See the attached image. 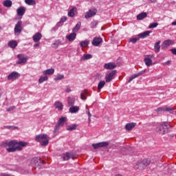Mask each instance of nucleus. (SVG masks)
Masks as SVG:
<instances>
[{
    "label": "nucleus",
    "mask_w": 176,
    "mask_h": 176,
    "mask_svg": "<svg viewBox=\"0 0 176 176\" xmlns=\"http://www.w3.org/2000/svg\"><path fill=\"white\" fill-rule=\"evenodd\" d=\"M27 145V142H19L17 140H11L10 142H3L1 144V146L3 148H6V151L9 153L16 152L17 151H22L23 148Z\"/></svg>",
    "instance_id": "f257e3e1"
},
{
    "label": "nucleus",
    "mask_w": 176,
    "mask_h": 176,
    "mask_svg": "<svg viewBox=\"0 0 176 176\" xmlns=\"http://www.w3.org/2000/svg\"><path fill=\"white\" fill-rule=\"evenodd\" d=\"M49 136L46 134L37 135L35 138V140L39 142L42 146H46L49 144Z\"/></svg>",
    "instance_id": "f03ea898"
},
{
    "label": "nucleus",
    "mask_w": 176,
    "mask_h": 176,
    "mask_svg": "<svg viewBox=\"0 0 176 176\" xmlns=\"http://www.w3.org/2000/svg\"><path fill=\"white\" fill-rule=\"evenodd\" d=\"M168 127H170V125L168 124V123L165 122L158 126L156 128L155 131L158 134L164 135V134H166V133H168Z\"/></svg>",
    "instance_id": "7ed1b4c3"
},
{
    "label": "nucleus",
    "mask_w": 176,
    "mask_h": 176,
    "mask_svg": "<svg viewBox=\"0 0 176 176\" xmlns=\"http://www.w3.org/2000/svg\"><path fill=\"white\" fill-rule=\"evenodd\" d=\"M117 73H118V71L113 70L110 73L107 74L105 76L106 82L109 83V82L115 79V76H116Z\"/></svg>",
    "instance_id": "20e7f679"
},
{
    "label": "nucleus",
    "mask_w": 176,
    "mask_h": 176,
    "mask_svg": "<svg viewBox=\"0 0 176 176\" xmlns=\"http://www.w3.org/2000/svg\"><path fill=\"white\" fill-rule=\"evenodd\" d=\"M17 58L19 60L16 61V64H25L28 60V56L23 54H18Z\"/></svg>",
    "instance_id": "39448f33"
},
{
    "label": "nucleus",
    "mask_w": 176,
    "mask_h": 176,
    "mask_svg": "<svg viewBox=\"0 0 176 176\" xmlns=\"http://www.w3.org/2000/svg\"><path fill=\"white\" fill-rule=\"evenodd\" d=\"M22 25H23V23L21 22V21H19L15 25V27H14L15 35H20V34L21 33V31H23V26H21Z\"/></svg>",
    "instance_id": "423d86ee"
},
{
    "label": "nucleus",
    "mask_w": 176,
    "mask_h": 176,
    "mask_svg": "<svg viewBox=\"0 0 176 176\" xmlns=\"http://www.w3.org/2000/svg\"><path fill=\"white\" fill-rule=\"evenodd\" d=\"M66 121H67V118L65 117H62L59 118L58 123L54 126V131H57V130H59L60 126H64V123H65Z\"/></svg>",
    "instance_id": "0eeeda50"
},
{
    "label": "nucleus",
    "mask_w": 176,
    "mask_h": 176,
    "mask_svg": "<svg viewBox=\"0 0 176 176\" xmlns=\"http://www.w3.org/2000/svg\"><path fill=\"white\" fill-rule=\"evenodd\" d=\"M109 145L108 142H102L96 144H93L92 147L94 149H98V148H107Z\"/></svg>",
    "instance_id": "6e6552de"
},
{
    "label": "nucleus",
    "mask_w": 176,
    "mask_h": 176,
    "mask_svg": "<svg viewBox=\"0 0 176 176\" xmlns=\"http://www.w3.org/2000/svg\"><path fill=\"white\" fill-rule=\"evenodd\" d=\"M144 74H146V69L142 70L139 73L131 76L129 80H128V83H130L133 79H135V78H138V76L144 75Z\"/></svg>",
    "instance_id": "1a4fd4ad"
},
{
    "label": "nucleus",
    "mask_w": 176,
    "mask_h": 176,
    "mask_svg": "<svg viewBox=\"0 0 176 176\" xmlns=\"http://www.w3.org/2000/svg\"><path fill=\"white\" fill-rule=\"evenodd\" d=\"M97 13V10H89L88 12L85 13V18L90 19V17H93V16H96Z\"/></svg>",
    "instance_id": "9d476101"
},
{
    "label": "nucleus",
    "mask_w": 176,
    "mask_h": 176,
    "mask_svg": "<svg viewBox=\"0 0 176 176\" xmlns=\"http://www.w3.org/2000/svg\"><path fill=\"white\" fill-rule=\"evenodd\" d=\"M20 76V74L16 72H12L10 74L8 75V80H14V79H17Z\"/></svg>",
    "instance_id": "9b49d317"
},
{
    "label": "nucleus",
    "mask_w": 176,
    "mask_h": 176,
    "mask_svg": "<svg viewBox=\"0 0 176 176\" xmlns=\"http://www.w3.org/2000/svg\"><path fill=\"white\" fill-rule=\"evenodd\" d=\"M102 43V38L101 37H96L92 41L93 46H100Z\"/></svg>",
    "instance_id": "f8f14e48"
},
{
    "label": "nucleus",
    "mask_w": 176,
    "mask_h": 176,
    "mask_svg": "<svg viewBox=\"0 0 176 176\" xmlns=\"http://www.w3.org/2000/svg\"><path fill=\"white\" fill-rule=\"evenodd\" d=\"M63 160H69V159H76V156H75V155L74 154H71L69 153H66L65 154H63Z\"/></svg>",
    "instance_id": "ddd939ff"
},
{
    "label": "nucleus",
    "mask_w": 176,
    "mask_h": 176,
    "mask_svg": "<svg viewBox=\"0 0 176 176\" xmlns=\"http://www.w3.org/2000/svg\"><path fill=\"white\" fill-rule=\"evenodd\" d=\"M135 126H137V123H135V122L127 123L125 125V130H126V131H130L133 130V129H134V127H135Z\"/></svg>",
    "instance_id": "4468645a"
},
{
    "label": "nucleus",
    "mask_w": 176,
    "mask_h": 176,
    "mask_svg": "<svg viewBox=\"0 0 176 176\" xmlns=\"http://www.w3.org/2000/svg\"><path fill=\"white\" fill-rule=\"evenodd\" d=\"M116 67V63H109L104 65V69H115Z\"/></svg>",
    "instance_id": "2eb2a0df"
},
{
    "label": "nucleus",
    "mask_w": 176,
    "mask_h": 176,
    "mask_svg": "<svg viewBox=\"0 0 176 176\" xmlns=\"http://www.w3.org/2000/svg\"><path fill=\"white\" fill-rule=\"evenodd\" d=\"M32 39L34 42H39L42 39V34L41 32H36L33 36Z\"/></svg>",
    "instance_id": "dca6fc26"
},
{
    "label": "nucleus",
    "mask_w": 176,
    "mask_h": 176,
    "mask_svg": "<svg viewBox=\"0 0 176 176\" xmlns=\"http://www.w3.org/2000/svg\"><path fill=\"white\" fill-rule=\"evenodd\" d=\"M66 38L67 41H69V42H74V39H76V33L73 32L69 35H67Z\"/></svg>",
    "instance_id": "f3484780"
},
{
    "label": "nucleus",
    "mask_w": 176,
    "mask_h": 176,
    "mask_svg": "<svg viewBox=\"0 0 176 176\" xmlns=\"http://www.w3.org/2000/svg\"><path fill=\"white\" fill-rule=\"evenodd\" d=\"M151 32H152L147 30L142 33L139 34H138L139 39H140V38H141L142 39L147 38V36H149V34H151Z\"/></svg>",
    "instance_id": "a211bd4d"
},
{
    "label": "nucleus",
    "mask_w": 176,
    "mask_h": 176,
    "mask_svg": "<svg viewBox=\"0 0 176 176\" xmlns=\"http://www.w3.org/2000/svg\"><path fill=\"white\" fill-rule=\"evenodd\" d=\"M16 13L18 16H24V14L25 13V8L21 6L16 10Z\"/></svg>",
    "instance_id": "6ab92c4d"
},
{
    "label": "nucleus",
    "mask_w": 176,
    "mask_h": 176,
    "mask_svg": "<svg viewBox=\"0 0 176 176\" xmlns=\"http://www.w3.org/2000/svg\"><path fill=\"white\" fill-rule=\"evenodd\" d=\"M54 107L58 111H63V103L60 101H56L54 103Z\"/></svg>",
    "instance_id": "aec40b11"
},
{
    "label": "nucleus",
    "mask_w": 176,
    "mask_h": 176,
    "mask_svg": "<svg viewBox=\"0 0 176 176\" xmlns=\"http://www.w3.org/2000/svg\"><path fill=\"white\" fill-rule=\"evenodd\" d=\"M146 67H151L153 65L152 59L149 58V56H145L144 60Z\"/></svg>",
    "instance_id": "412c9836"
},
{
    "label": "nucleus",
    "mask_w": 176,
    "mask_h": 176,
    "mask_svg": "<svg viewBox=\"0 0 176 176\" xmlns=\"http://www.w3.org/2000/svg\"><path fill=\"white\" fill-rule=\"evenodd\" d=\"M8 46H9V47H11V49H15L16 47H17V41H14V40L9 41Z\"/></svg>",
    "instance_id": "4be33fe9"
},
{
    "label": "nucleus",
    "mask_w": 176,
    "mask_h": 176,
    "mask_svg": "<svg viewBox=\"0 0 176 176\" xmlns=\"http://www.w3.org/2000/svg\"><path fill=\"white\" fill-rule=\"evenodd\" d=\"M140 164H142V167H148L151 164V160L144 159Z\"/></svg>",
    "instance_id": "5701e85b"
},
{
    "label": "nucleus",
    "mask_w": 176,
    "mask_h": 176,
    "mask_svg": "<svg viewBox=\"0 0 176 176\" xmlns=\"http://www.w3.org/2000/svg\"><path fill=\"white\" fill-rule=\"evenodd\" d=\"M160 41H158L157 43H155L154 45V49L155 53H159L160 52Z\"/></svg>",
    "instance_id": "b1692460"
},
{
    "label": "nucleus",
    "mask_w": 176,
    "mask_h": 176,
    "mask_svg": "<svg viewBox=\"0 0 176 176\" xmlns=\"http://www.w3.org/2000/svg\"><path fill=\"white\" fill-rule=\"evenodd\" d=\"M89 44H90V41L85 40L80 43V47H87V46H89Z\"/></svg>",
    "instance_id": "393cba45"
},
{
    "label": "nucleus",
    "mask_w": 176,
    "mask_h": 176,
    "mask_svg": "<svg viewBox=\"0 0 176 176\" xmlns=\"http://www.w3.org/2000/svg\"><path fill=\"white\" fill-rule=\"evenodd\" d=\"M80 25H82V23L80 22H78L76 26L73 28L72 32H74V34H76V32L80 30Z\"/></svg>",
    "instance_id": "a878e982"
},
{
    "label": "nucleus",
    "mask_w": 176,
    "mask_h": 176,
    "mask_svg": "<svg viewBox=\"0 0 176 176\" xmlns=\"http://www.w3.org/2000/svg\"><path fill=\"white\" fill-rule=\"evenodd\" d=\"M54 74V69H47L43 72V75H53Z\"/></svg>",
    "instance_id": "bb28decb"
},
{
    "label": "nucleus",
    "mask_w": 176,
    "mask_h": 176,
    "mask_svg": "<svg viewBox=\"0 0 176 176\" xmlns=\"http://www.w3.org/2000/svg\"><path fill=\"white\" fill-rule=\"evenodd\" d=\"M78 111H79V107H78V106H73L69 108V112L71 113H76V112H78Z\"/></svg>",
    "instance_id": "cd10ccee"
},
{
    "label": "nucleus",
    "mask_w": 176,
    "mask_h": 176,
    "mask_svg": "<svg viewBox=\"0 0 176 176\" xmlns=\"http://www.w3.org/2000/svg\"><path fill=\"white\" fill-rule=\"evenodd\" d=\"M3 6H5V8H12V1L10 0H6L3 1Z\"/></svg>",
    "instance_id": "c85d7f7f"
},
{
    "label": "nucleus",
    "mask_w": 176,
    "mask_h": 176,
    "mask_svg": "<svg viewBox=\"0 0 176 176\" xmlns=\"http://www.w3.org/2000/svg\"><path fill=\"white\" fill-rule=\"evenodd\" d=\"M146 16H148V14H146V12H142L137 16V19L138 20H143V19H145Z\"/></svg>",
    "instance_id": "c756f323"
},
{
    "label": "nucleus",
    "mask_w": 176,
    "mask_h": 176,
    "mask_svg": "<svg viewBox=\"0 0 176 176\" xmlns=\"http://www.w3.org/2000/svg\"><path fill=\"white\" fill-rule=\"evenodd\" d=\"M90 58H93V56L91 54H84L82 56L81 60L85 61L86 60H90Z\"/></svg>",
    "instance_id": "7c9ffc66"
},
{
    "label": "nucleus",
    "mask_w": 176,
    "mask_h": 176,
    "mask_svg": "<svg viewBox=\"0 0 176 176\" xmlns=\"http://www.w3.org/2000/svg\"><path fill=\"white\" fill-rule=\"evenodd\" d=\"M88 92L86 90H83L80 94V98L81 100H83V101H85L86 96H87Z\"/></svg>",
    "instance_id": "2f4dec72"
},
{
    "label": "nucleus",
    "mask_w": 176,
    "mask_h": 176,
    "mask_svg": "<svg viewBox=\"0 0 176 176\" xmlns=\"http://www.w3.org/2000/svg\"><path fill=\"white\" fill-rule=\"evenodd\" d=\"M25 3L27 5L32 6L36 5V1H35V0H25Z\"/></svg>",
    "instance_id": "473e14b6"
},
{
    "label": "nucleus",
    "mask_w": 176,
    "mask_h": 176,
    "mask_svg": "<svg viewBox=\"0 0 176 176\" xmlns=\"http://www.w3.org/2000/svg\"><path fill=\"white\" fill-rule=\"evenodd\" d=\"M75 12H76V8H72L68 12L69 17H74L75 16Z\"/></svg>",
    "instance_id": "72a5a7b5"
},
{
    "label": "nucleus",
    "mask_w": 176,
    "mask_h": 176,
    "mask_svg": "<svg viewBox=\"0 0 176 176\" xmlns=\"http://www.w3.org/2000/svg\"><path fill=\"white\" fill-rule=\"evenodd\" d=\"M60 45H61V42L60 41V40H57L52 44V47L54 49H57V47H58Z\"/></svg>",
    "instance_id": "f704fd0d"
},
{
    "label": "nucleus",
    "mask_w": 176,
    "mask_h": 176,
    "mask_svg": "<svg viewBox=\"0 0 176 176\" xmlns=\"http://www.w3.org/2000/svg\"><path fill=\"white\" fill-rule=\"evenodd\" d=\"M105 86V81L102 80L98 84V90H101Z\"/></svg>",
    "instance_id": "c9c22d12"
},
{
    "label": "nucleus",
    "mask_w": 176,
    "mask_h": 176,
    "mask_svg": "<svg viewBox=\"0 0 176 176\" xmlns=\"http://www.w3.org/2000/svg\"><path fill=\"white\" fill-rule=\"evenodd\" d=\"M47 79H49V78H47V76H41L38 79V82L39 83H43V82H46V80H47Z\"/></svg>",
    "instance_id": "e433bc0d"
},
{
    "label": "nucleus",
    "mask_w": 176,
    "mask_h": 176,
    "mask_svg": "<svg viewBox=\"0 0 176 176\" xmlns=\"http://www.w3.org/2000/svg\"><path fill=\"white\" fill-rule=\"evenodd\" d=\"M75 104V99L71 97L68 98V104L72 106Z\"/></svg>",
    "instance_id": "4c0bfd02"
},
{
    "label": "nucleus",
    "mask_w": 176,
    "mask_h": 176,
    "mask_svg": "<svg viewBox=\"0 0 176 176\" xmlns=\"http://www.w3.org/2000/svg\"><path fill=\"white\" fill-rule=\"evenodd\" d=\"M173 42L171 40H166L163 42V45H164L166 46H170V45H173Z\"/></svg>",
    "instance_id": "58836bf2"
},
{
    "label": "nucleus",
    "mask_w": 176,
    "mask_h": 176,
    "mask_svg": "<svg viewBox=\"0 0 176 176\" xmlns=\"http://www.w3.org/2000/svg\"><path fill=\"white\" fill-rule=\"evenodd\" d=\"M3 129H8V130H16L19 129V127L14 126H4Z\"/></svg>",
    "instance_id": "ea45409f"
},
{
    "label": "nucleus",
    "mask_w": 176,
    "mask_h": 176,
    "mask_svg": "<svg viewBox=\"0 0 176 176\" xmlns=\"http://www.w3.org/2000/svg\"><path fill=\"white\" fill-rule=\"evenodd\" d=\"M38 162H41L42 164H45V161H41L40 159L38 158H34L33 159V164H34V166H36V164L38 163Z\"/></svg>",
    "instance_id": "a19ab883"
},
{
    "label": "nucleus",
    "mask_w": 176,
    "mask_h": 176,
    "mask_svg": "<svg viewBox=\"0 0 176 176\" xmlns=\"http://www.w3.org/2000/svg\"><path fill=\"white\" fill-rule=\"evenodd\" d=\"M64 79V74H58L54 80H63Z\"/></svg>",
    "instance_id": "79ce46f5"
},
{
    "label": "nucleus",
    "mask_w": 176,
    "mask_h": 176,
    "mask_svg": "<svg viewBox=\"0 0 176 176\" xmlns=\"http://www.w3.org/2000/svg\"><path fill=\"white\" fill-rule=\"evenodd\" d=\"M76 124H73L70 126H68L67 128V130H68L69 131H72L74 130H76Z\"/></svg>",
    "instance_id": "37998d69"
},
{
    "label": "nucleus",
    "mask_w": 176,
    "mask_h": 176,
    "mask_svg": "<svg viewBox=\"0 0 176 176\" xmlns=\"http://www.w3.org/2000/svg\"><path fill=\"white\" fill-rule=\"evenodd\" d=\"M98 24V22H97V21H93L91 23V28H96Z\"/></svg>",
    "instance_id": "c03bdc74"
},
{
    "label": "nucleus",
    "mask_w": 176,
    "mask_h": 176,
    "mask_svg": "<svg viewBox=\"0 0 176 176\" xmlns=\"http://www.w3.org/2000/svg\"><path fill=\"white\" fill-rule=\"evenodd\" d=\"M157 25H159V23L157 22L153 23L148 26V28H156Z\"/></svg>",
    "instance_id": "a18cd8bd"
},
{
    "label": "nucleus",
    "mask_w": 176,
    "mask_h": 176,
    "mask_svg": "<svg viewBox=\"0 0 176 176\" xmlns=\"http://www.w3.org/2000/svg\"><path fill=\"white\" fill-rule=\"evenodd\" d=\"M137 41H140V37L133 38L129 41V42H131L132 43H135Z\"/></svg>",
    "instance_id": "49530a36"
},
{
    "label": "nucleus",
    "mask_w": 176,
    "mask_h": 176,
    "mask_svg": "<svg viewBox=\"0 0 176 176\" xmlns=\"http://www.w3.org/2000/svg\"><path fill=\"white\" fill-rule=\"evenodd\" d=\"M67 21V16H63L60 19V21L58 22L59 24H61L63 23H65Z\"/></svg>",
    "instance_id": "de8ad7c7"
},
{
    "label": "nucleus",
    "mask_w": 176,
    "mask_h": 176,
    "mask_svg": "<svg viewBox=\"0 0 176 176\" xmlns=\"http://www.w3.org/2000/svg\"><path fill=\"white\" fill-rule=\"evenodd\" d=\"M164 111H166V112H171V111H174V108H171V107L164 108Z\"/></svg>",
    "instance_id": "09e8293b"
},
{
    "label": "nucleus",
    "mask_w": 176,
    "mask_h": 176,
    "mask_svg": "<svg viewBox=\"0 0 176 176\" xmlns=\"http://www.w3.org/2000/svg\"><path fill=\"white\" fill-rule=\"evenodd\" d=\"M16 109V107L14 106L10 107L8 109H7V112H10V111H13V109Z\"/></svg>",
    "instance_id": "8fccbe9b"
},
{
    "label": "nucleus",
    "mask_w": 176,
    "mask_h": 176,
    "mask_svg": "<svg viewBox=\"0 0 176 176\" xmlns=\"http://www.w3.org/2000/svg\"><path fill=\"white\" fill-rule=\"evenodd\" d=\"M155 111L157 112H162V111H164V107H159L157 109H155Z\"/></svg>",
    "instance_id": "3c124183"
},
{
    "label": "nucleus",
    "mask_w": 176,
    "mask_h": 176,
    "mask_svg": "<svg viewBox=\"0 0 176 176\" xmlns=\"http://www.w3.org/2000/svg\"><path fill=\"white\" fill-rule=\"evenodd\" d=\"M40 45H41V43H39V41H38L34 44V47H39Z\"/></svg>",
    "instance_id": "603ef678"
},
{
    "label": "nucleus",
    "mask_w": 176,
    "mask_h": 176,
    "mask_svg": "<svg viewBox=\"0 0 176 176\" xmlns=\"http://www.w3.org/2000/svg\"><path fill=\"white\" fill-rule=\"evenodd\" d=\"M170 52L175 55L176 56V48H173L170 50Z\"/></svg>",
    "instance_id": "864d4df0"
},
{
    "label": "nucleus",
    "mask_w": 176,
    "mask_h": 176,
    "mask_svg": "<svg viewBox=\"0 0 176 176\" xmlns=\"http://www.w3.org/2000/svg\"><path fill=\"white\" fill-rule=\"evenodd\" d=\"M146 57H148V58H150L151 60H152L151 58H153V57H155V55H146Z\"/></svg>",
    "instance_id": "5fc2aeb1"
},
{
    "label": "nucleus",
    "mask_w": 176,
    "mask_h": 176,
    "mask_svg": "<svg viewBox=\"0 0 176 176\" xmlns=\"http://www.w3.org/2000/svg\"><path fill=\"white\" fill-rule=\"evenodd\" d=\"M171 64V60H168L164 63V65H170Z\"/></svg>",
    "instance_id": "6e6d98bb"
},
{
    "label": "nucleus",
    "mask_w": 176,
    "mask_h": 176,
    "mask_svg": "<svg viewBox=\"0 0 176 176\" xmlns=\"http://www.w3.org/2000/svg\"><path fill=\"white\" fill-rule=\"evenodd\" d=\"M88 111V118H91V113H90V111H89V109H87Z\"/></svg>",
    "instance_id": "4d7b16f0"
},
{
    "label": "nucleus",
    "mask_w": 176,
    "mask_h": 176,
    "mask_svg": "<svg viewBox=\"0 0 176 176\" xmlns=\"http://www.w3.org/2000/svg\"><path fill=\"white\" fill-rule=\"evenodd\" d=\"M151 3H155L157 0H148Z\"/></svg>",
    "instance_id": "13d9d810"
},
{
    "label": "nucleus",
    "mask_w": 176,
    "mask_h": 176,
    "mask_svg": "<svg viewBox=\"0 0 176 176\" xmlns=\"http://www.w3.org/2000/svg\"><path fill=\"white\" fill-rule=\"evenodd\" d=\"M66 92H67V93H71V89H70L69 88H67V89H66Z\"/></svg>",
    "instance_id": "bf43d9fd"
},
{
    "label": "nucleus",
    "mask_w": 176,
    "mask_h": 176,
    "mask_svg": "<svg viewBox=\"0 0 176 176\" xmlns=\"http://www.w3.org/2000/svg\"><path fill=\"white\" fill-rule=\"evenodd\" d=\"M171 25H176V21H173V22L171 23Z\"/></svg>",
    "instance_id": "052dcab7"
},
{
    "label": "nucleus",
    "mask_w": 176,
    "mask_h": 176,
    "mask_svg": "<svg viewBox=\"0 0 176 176\" xmlns=\"http://www.w3.org/2000/svg\"><path fill=\"white\" fill-rule=\"evenodd\" d=\"M88 120L89 122H91V120L90 119V117L88 118Z\"/></svg>",
    "instance_id": "680f3d73"
},
{
    "label": "nucleus",
    "mask_w": 176,
    "mask_h": 176,
    "mask_svg": "<svg viewBox=\"0 0 176 176\" xmlns=\"http://www.w3.org/2000/svg\"><path fill=\"white\" fill-rule=\"evenodd\" d=\"M115 176H122V175H116Z\"/></svg>",
    "instance_id": "e2e57ef3"
},
{
    "label": "nucleus",
    "mask_w": 176,
    "mask_h": 176,
    "mask_svg": "<svg viewBox=\"0 0 176 176\" xmlns=\"http://www.w3.org/2000/svg\"><path fill=\"white\" fill-rule=\"evenodd\" d=\"M175 113H176V111H175Z\"/></svg>",
    "instance_id": "0e129e2a"
}]
</instances>
